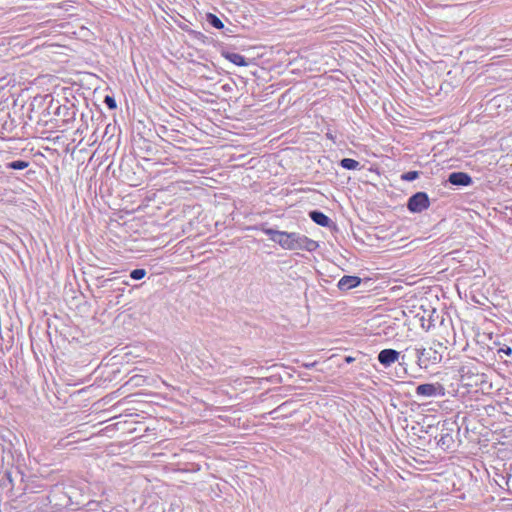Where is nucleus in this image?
<instances>
[{
	"label": "nucleus",
	"mask_w": 512,
	"mask_h": 512,
	"mask_svg": "<svg viewBox=\"0 0 512 512\" xmlns=\"http://www.w3.org/2000/svg\"><path fill=\"white\" fill-rule=\"evenodd\" d=\"M264 232L270 237V240L277 243L285 250H306L312 252L319 247L316 241L296 232L273 229H265Z\"/></svg>",
	"instance_id": "obj_1"
},
{
	"label": "nucleus",
	"mask_w": 512,
	"mask_h": 512,
	"mask_svg": "<svg viewBox=\"0 0 512 512\" xmlns=\"http://www.w3.org/2000/svg\"><path fill=\"white\" fill-rule=\"evenodd\" d=\"M429 207V198L426 193L418 192L408 201V209L414 213H420Z\"/></svg>",
	"instance_id": "obj_2"
},
{
	"label": "nucleus",
	"mask_w": 512,
	"mask_h": 512,
	"mask_svg": "<svg viewBox=\"0 0 512 512\" xmlns=\"http://www.w3.org/2000/svg\"><path fill=\"white\" fill-rule=\"evenodd\" d=\"M416 394L422 397L443 396L444 389L440 384H421L416 388Z\"/></svg>",
	"instance_id": "obj_3"
},
{
	"label": "nucleus",
	"mask_w": 512,
	"mask_h": 512,
	"mask_svg": "<svg viewBox=\"0 0 512 512\" xmlns=\"http://www.w3.org/2000/svg\"><path fill=\"white\" fill-rule=\"evenodd\" d=\"M400 353L394 349H384L378 354L379 362L388 367L399 360Z\"/></svg>",
	"instance_id": "obj_4"
},
{
	"label": "nucleus",
	"mask_w": 512,
	"mask_h": 512,
	"mask_svg": "<svg viewBox=\"0 0 512 512\" xmlns=\"http://www.w3.org/2000/svg\"><path fill=\"white\" fill-rule=\"evenodd\" d=\"M449 182L452 185L468 186L472 183L471 177L464 172H453L449 175Z\"/></svg>",
	"instance_id": "obj_5"
},
{
	"label": "nucleus",
	"mask_w": 512,
	"mask_h": 512,
	"mask_svg": "<svg viewBox=\"0 0 512 512\" xmlns=\"http://www.w3.org/2000/svg\"><path fill=\"white\" fill-rule=\"evenodd\" d=\"M361 282V279L357 276H343L338 282V288L340 290H349L357 287Z\"/></svg>",
	"instance_id": "obj_6"
},
{
	"label": "nucleus",
	"mask_w": 512,
	"mask_h": 512,
	"mask_svg": "<svg viewBox=\"0 0 512 512\" xmlns=\"http://www.w3.org/2000/svg\"><path fill=\"white\" fill-rule=\"evenodd\" d=\"M222 56L230 61L231 63L237 65V66H243L246 67L250 64L248 60L244 58V56L234 53V52H222Z\"/></svg>",
	"instance_id": "obj_7"
},
{
	"label": "nucleus",
	"mask_w": 512,
	"mask_h": 512,
	"mask_svg": "<svg viewBox=\"0 0 512 512\" xmlns=\"http://www.w3.org/2000/svg\"><path fill=\"white\" fill-rule=\"evenodd\" d=\"M310 217L315 223L321 226H327L329 223V218L321 212L313 211L310 213Z\"/></svg>",
	"instance_id": "obj_8"
},
{
	"label": "nucleus",
	"mask_w": 512,
	"mask_h": 512,
	"mask_svg": "<svg viewBox=\"0 0 512 512\" xmlns=\"http://www.w3.org/2000/svg\"><path fill=\"white\" fill-rule=\"evenodd\" d=\"M340 164L343 168L348 170H355L359 167V162L351 158L342 159Z\"/></svg>",
	"instance_id": "obj_9"
},
{
	"label": "nucleus",
	"mask_w": 512,
	"mask_h": 512,
	"mask_svg": "<svg viewBox=\"0 0 512 512\" xmlns=\"http://www.w3.org/2000/svg\"><path fill=\"white\" fill-rule=\"evenodd\" d=\"M207 21L217 29H222L224 27L222 21L214 14H207Z\"/></svg>",
	"instance_id": "obj_10"
},
{
	"label": "nucleus",
	"mask_w": 512,
	"mask_h": 512,
	"mask_svg": "<svg viewBox=\"0 0 512 512\" xmlns=\"http://www.w3.org/2000/svg\"><path fill=\"white\" fill-rule=\"evenodd\" d=\"M8 167L11 169H15V170H22V169H25L26 167H28V162L20 161V160L13 161L8 164Z\"/></svg>",
	"instance_id": "obj_11"
},
{
	"label": "nucleus",
	"mask_w": 512,
	"mask_h": 512,
	"mask_svg": "<svg viewBox=\"0 0 512 512\" xmlns=\"http://www.w3.org/2000/svg\"><path fill=\"white\" fill-rule=\"evenodd\" d=\"M146 276L144 269H135L130 273V277L135 280H140Z\"/></svg>",
	"instance_id": "obj_12"
},
{
	"label": "nucleus",
	"mask_w": 512,
	"mask_h": 512,
	"mask_svg": "<svg viewBox=\"0 0 512 512\" xmlns=\"http://www.w3.org/2000/svg\"><path fill=\"white\" fill-rule=\"evenodd\" d=\"M416 178H418V172L417 171H410V172L405 173L402 176V179L407 180V181H413Z\"/></svg>",
	"instance_id": "obj_13"
},
{
	"label": "nucleus",
	"mask_w": 512,
	"mask_h": 512,
	"mask_svg": "<svg viewBox=\"0 0 512 512\" xmlns=\"http://www.w3.org/2000/svg\"><path fill=\"white\" fill-rule=\"evenodd\" d=\"M105 103L107 104V106L110 109H115L116 108V102H115L114 98H112L110 96H106L105 97Z\"/></svg>",
	"instance_id": "obj_14"
},
{
	"label": "nucleus",
	"mask_w": 512,
	"mask_h": 512,
	"mask_svg": "<svg viewBox=\"0 0 512 512\" xmlns=\"http://www.w3.org/2000/svg\"><path fill=\"white\" fill-rule=\"evenodd\" d=\"M346 361H347V362H352V358H351V357H347V358H346Z\"/></svg>",
	"instance_id": "obj_15"
}]
</instances>
